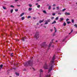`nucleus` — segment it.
I'll return each instance as SVG.
<instances>
[{"mask_svg": "<svg viewBox=\"0 0 77 77\" xmlns=\"http://www.w3.org/2000/svg\"><path fill=\"white\" fill-rule=\"evenodd\" d=\"M40 5H39L37 6V7L38 8H40Z\"/></svg>", "mask_w": 77, "mask_h": 77, "instance_id": "obj_34", "label": "nucleus"}, {"mask_svg": "<svg viewBox=\"0 0 77 77\" xmlns=\"http://www.w3.org/2000/svg\"><path fill=\"white\" fill-rule=\"evenodd\" d=\"M60 20H61V21H63V18H60Z\"/></svg>", "mask_w": 77, "mask_h": 77, "instance_id": "obj_28", "label": "nucleus"}, {"mask_svg": "<svg viewBox=\"0 0 77 77\" xmlns=\"http://www.w3.org/2000/svg\"><path fill=\"white\" fill-rule=\"evenodd\" d=\"M66 23H65V22H64L63 23V26H66Z\"/></svg>", "mask_w": 77, "mask_h": 77, "instance_id": "obj_23", "label": "nucleus"}, {"mask_svg": "<svg viewBox=\"0 0 77 77\" xmlns=\"http://www.w3.org/2000/svg\"><path fill=\"white\" fill-rule=\"evenodd\" d=\"M35 5H38V3H37Z\"/></svg>", "mask_w": 77, "mask_h": 77, "instance_id": "obj_48", "label": "nucleus"}, {"mask_svg": "<svg viewBox=\"0 0 77 77\" xmlns=\"http://www.w3.org/2000/svg\"><path fill=\"white\" fill-rule=\"evenodd\" d=\"M55 35H54V34L53 36H54Z\"/></svg>", "mask_w": 77, "mask_h": 77, "instance_id": "obj_59", "label": "nucleus"}, {"mask_svg": "<svg viewBox=\"0 0 77 77\" xmlns=\"http://www.w3.org/2000/svg\"><path fill=\"white\" fill-rule=\"evenodd\" d=\"M43 12L44 13V14H46V13H47V12H46V11H43Z\"/></svg>", "mask_w": 77, "mask_h": 77, "instance_id": "obj_16", "label": "nucleus"}, {"mask_svg": "<svg viewBox=\"0 0 77 77\" xmlns=\"http://www.w3.org/2000/svg\"><path fill=\"white\" fill-rule=\"evenodd\" d=\"M41 47H45L47 46V45H46V43L45 42H44L41 45Z\"/></svg>", "mask_w": 77, "mask_h": 77, "instance_id": "obj_4", "label": "nucleus"}, {"mask_svg": "<svg viewBox=\"0 0 77 77\" xmlns=\"http://www.w3.org/2000/svg\"><path fill=\"white\" fill-rule=\"evenodd\" d=\"M66 9H64L62 10V11H63V12H64V11H66Z\"/></svg>", "mask_w": 77, "mask_h": 77, "instance_id": "obj_29", "label": "nucleus"}, {"mask_svg": "<svg viewBox=\"0 0 77 77\" xmlns=\"http://www.w3.org/2000/svg\"><path fill=\"white\" fill-rule=\"evenodd\" d=\"M59 21H60V22H61V21H62V20L60 19V20H59Z\"/></svg>", "mask_w": 77, "mask_h": 77, "instance_id": "obj_49", "label": "nucleus"}, {"mask_svg": "<svg viewBox=\"0 0 77 77\" xmlns=\"http://www.w3.org/2000/svg\"><path fill=\"white\" fill-rule=\"evenodd\" d=\"M24 17H22V18H21V19L22 20H24Z\"/></svg>", "mask_w": 77, "mask_h": 77, "instance_id": "obj_22", "label": "nucleus"}, {"mask_svg": "<svg viewBox=\"0 0 77 77\" xmlns=\"http://www.w3.org/2000/svg\"><path fill=\"white\" fill-rule=\"evenodd\" d=\"M45 28H46V27H45Z\"/></svg>", "mask_w": 77, "mask_h": 77, "instance_id": "obj_60", "label": "nucleus"}, {"mask_svg": "<svg viewBox=\"0 0 77 77\" xmlns=\"http://www.w3.org/2000/svg\"><path fill=\"white\" fill-rule=\"evenodd\" d=\"M55 59V55H54L52 61H51L49 65V66H48L47 64V63H45V64L44 66H43L44 68L47 69H48V67H49V69L48 72L49 73L51 70H52V68L53 67V65H54V60Z\"/></svg>", "mask_w": 77, "mask_h": 77, "instance_id": "obj_1", "label": "nucleus"}, {"mask_svg": "<svg viewBox=\"0 0 77 77\" xmlns=\"http://www.w3.org/2000/svg\"><path fill=\"white\" fill-rule=\"evenodd\" d=\"M58 19H59V17H57L55 19L56 20H58Z\"/></svg>", "mask_w": 77, "mask_h": 77, "instance_id": "obj_27", "label": "nucleus"}, {"mask_svg": "<svg viewBox=\"0 0 77 77\" xmlns=\"http://www.w3.org/2000/svg\"><path fill=\"white\" fill-rule=\"evenodd\" d=\"M54 29L55 30V32L56 33V32H57V29H56V28H55V27H54Z\"/></svg>", "mask_w": 77, "mask_h": 77, "instance_id": "obj_20", "label": "nucleus"}, {"mask_svg": "<svg viewBox=\"0 0 77 77\" xmlns=\"http://www.w3.org/2000/svg\"><path fill=\"white\" fill-rule=\"evenodd\" d=\"M3 65L2 64L0 65V71H1V69L3 68Z\"/></svg>", "mask_w": 77, "mask_h": 77, "instance_id": "obj_9", "label": "nucleus"}, {"mask_svg": "<svg viewBox=\"0 0 77 77\" xmlns=\"http://www.w3.org/2000/svg\"><path fill=\"white\" fill-rule=\"evenodd\" d=\"M52 43H53V41H52V42H51L50 44H49V46H48V49H49V48H50V47H51V44H52Z\"/></svg>", "mask_w": 77, "mask_h": 77, "instance_id": "obj_6", "label": "nucleus"}, {"mask_svg": "<svg viewBox=\"0 0 77 77\" xmlns=\"http://www.w3.org/2000/svg\"><path fill=\"white\" fill-rule=\"evenodd\" d=\"M48 24V22L46 21L45 22V23L44 24L45 25V24Z\"/></svg>", "mask_w": 77, "mask_h": 77, "instance_id": "obj_12", "label": "nucleus"}, {"mask_svg": "<svg viewBox=\"0 0 77 77\" xmlns=\"http://www.w3.org/2000/svg\"><path fill=\"white\" fill-rule=\"evenodd\" d=\"M51 32H52V31H53V30L52 29H51Z\"/></svg>", "mask_w": 77, "mask_h": 77, "instance_id": "obj_55", "label": "nucleus"}, {"mask_svg": "<svg viewBox=\"0 0 77 77\" xmlns=\"http://www.w3.org/2000/svg\"><path fill=\"white\" fill-rule=\"evenodd\" d=\"M56 9L57 10H59V7H56Z\"/></svg>", "mask_w": 77, "mask_h": 77, "instance_id": "obj_21", "label": "nucleus"}, {"mask_svg": "<svg viewBox=\"0 0 77 77\" xmlns=\"http://www.w3.org/2000/svg\"><path fill=\"white\" fill-rule=\"evenodd\" d=\"M17 6H18V7H20V6H21V5H17Z\"/></svg>", "mask_w": 77, "mask_h": 77, "instance_id": "obj_44", "label": "nucleus"}, {"mask_svg": "<svg viewBox=\"0 0 77 77\" xmlns=\"http://www.w3.org/2000/svg\"><path fill=\"white\" fill-rule=\"evenodd\" d=\"M3 9H6V8L5 7H3Z\"/></svg>", "mask_w": 77, "mask_h": 77, "instance_id": "obj_35", "label": "nucleus"}, {"mask_svg": "<svg viewBox=\"0 0 77 77\" xmlns=\"http://www.w3.org/2000/svg\"><path fill=\"white\" fill-rule=\"evenodd\" d=\"M74 26H75V27H77V24H75L74 25Z\"/></svg>", "mask_w": 77, "mask_h": 77, "instance_id": "obj_33", "label": "nucleus"}, {"mask_svg": "<svg viewBox=\"0 0 77 77\" xmlns=\"http://www.w3.org/2000/svg\"><path fill=\"white\" fill-rule=\"evenodd\" d=\"M18 11V9L15 10V11H16V12H17V11Z\"/></svg>", "mask_w": 77, "mask_h": 77, "instance_id": "obj_40", "label": "nucleus"}, {"mask_svg": "<svg viewBox=\"0 0 77 77\" xmlns=\"http://www.w3.org/2000/svg\"><path fill=\"white\" fill-rule=\"evenodd\" d=\"M42 22H43V20H40L39 21L40 23H42Z\"/></svg>", "mask_w": 77, "mask_h": 77, "instance_id": "obj_32", "label": "nucleus"}, {"mask_svg": "<svg viewBox=\"0 0 77 77\" xmlns=\"http://www.w3.org/2000/svg\"><path fill=\"white\" fill-rule=\"evenodd\" d=\"M55 23H56V21L54 20V22H53L52 24H55Z\"/></svg>", "mask_w": 77, "mask_h": 77, "instance_id": "obj_14", "label": "nucleus"}, {"mask_svg": "<svg viewBox=\"0 0 77 77\" xmlns=\"http://www.w3.org/2000/svg\"><path fill=\"white\" fill-rule=\"evenodd\" d=\"M16 75H18V76H19V73H17V72H16L15 73Z\"/></svg>", "mask_w": 77, "mask_h": 77, "instance_id": "obj_17", "label": "nucleus"}, {"mask_svg": "<svg viewBox=\"0 0 77 77\" xmlns=\"http://www.w3.org/2000/svg\"><path fill=\"white\" fill-rule=\"evenodd\" d=\"M13 9H12L11 11V13H12V12H13Z\"/></svg>", "mask_w": 77, "mask_h": 77, "instance_id": "obj_30", "label": "nucleus"}, {"mask_svg": "<svg viewBox=\"0 0 77 77\" xmlns=\"http://www.w3.org/2000/svg\"><path fill=\"white\" fill-rule=\"evenodd\" d=\"M57 42V41H56V42Z\"/></svg>", "mask_w": 77, "mask_h": 77, "instance_id": "obj_56", "label": "nucleus"}, {"mask_svg": "<svg viewBox=\"0 0 77 77\" xmlns=\"http://www.w3.org/2000/svg\"><path fill=\"white\" fill-rule=\"evenodd\" d=\"M33 19H35V18L34 17H33Z\"/></svg>", "mask_w": 77, "mask_h": 77, "instance_id": "obj_53", "label": "nucleus"}, {"mask_svg": "<svg viewBox=\"0 0 77 77\" xmlns=\"http://www.w3.org/2000/svg\"><path fill=\"white\" fill-rule=\"evenodd\" d=\"M11 8H14V6L13 5H11Z\"/></svg>", "mask_w": 77, "mask_h": 77, "instance_id": "obj_39", "label": "nucleus"}, {"mask_svg": "<svg viewBox=\"0 0 77 77\" xmlns=\"http://www.w3.org/2000/svg\"><path fill=\"white\" fill-rule=\"evenodd\" d=\"M18 0H15V2H17Z\"/></svg>", "mask_w": 77, "mask_h": 77, "instance_id": "obj_50", "label": "nucleus"}, {"mask_svg": "<svg viewBox=\"0 0 77 77\" xmlns=\"http://www.w3.org/2000/svg\"><path fill=\"white\" fill-rule=\"evenodd\" d=\"M72 32H73V30H71L69 34V35H70V34H71V33H72Z\"/></svg>", "mask_w": 77, "mask_h": 77, "instance_id": "obj_26", "label": "nucleus"}, {"mask_svg": "<svg viewBox=\"0 0 77 77\" xmlns=\"http://www.w3.org/2000/svg\"><path fill=\"white\" fill-rule=\"evenodd\" d=\"M50 76H51V75L50 74H49V75H46L45 77H50Z\"/></svg>", "mask_w": 77, "mask_h": 77, "instance_id": "obj_13", "label": "nucleus"}, {"mask_svg": "<svg viewBox=\"0 0 77 77\" xmlns=\"http://www.w3.org/2000/svg\"><path fill=\"white\" fill-rule=\"evenodd\" d=\"M31 18V16H28V17H27V18Z\"/></svg>", "mask_w": 77, "mask_h": 77, "instance_id": "obj_37", "label": "nucleus"}, {"mask_svg": "<svg viewBox=\"0 0 77 77\" xmlns=\"http://www.w3.org/2000/svg\"><path fill=\"white\" fill-rule=\"evenodd\" d=\"M53 6H54V7L56 6V5H55V4H54V5H53Z\"/></svg>", "mask_w": 77, "mask_h": 77, "instance_id": "obj_43", "label": "nucleus"}, {"mask_svg": "<svg viewBox=\"0 0 77 77\" xmlns=\"http://www.w3.org/2000/svg\"><path fill=\"white\" fill-rule=\"evenodd\" d=\"M1 35H2V36H3V34H1Z\"/></svg>", "mask_w": 77, "mask_h": 77, "instance_id": "obj_51", "label": "nucleus"}, {"mask_svg": "<svg viewBox=\"0 0 77 77\" xmlns=\"http://www.w3.org/2000/svg\"><path fill=\"white\" fill-rule=\"evenodd\" d=\"M31 60H29L27 62H26L24 63L25 66H32L33 65V59H31Z\"/></svg>", "mask_w": 77, "mask_h": 77, "instance_id": "obj_2", "label": "nucleus"}, {"mask_svg": "<svg viewBox=\"0 0 77 77\" xmlns=\"http://www.w3.org/2000/svg\"><path fill=\"white\" fill-rule=\"evenodd\" d=\"M47 21L48 23V22H50L51 21V20H50V19H49L48 20H47Z\"/></svg>", "mask_w": 77, "mask_h": 77, "instance_id": "obj_15", "label": "nucleus"}, {"mask_svg": "<svg viewBox=\"0 0 77 77\" xmlns=\"http://www.w3.org/2000/svg\"><path fill=\"white\" fill-rule=\"evenodd\" d=\"M67 24H69V23H71V22L67 21Z\"/></svg>", "mask_w": 77, "mask_h": 77, "instance_id": "obj_25", "label": "nucleus"}, {"mask_svg": "<svg viewBox=\"0 0 77 77\" xmlns=\"http://www.w3.org/2000/svg\"><path fill=\"white\" fill-rule=\"evenodd\" d=\"M24 13H22V14L20 15V17H22L23 15H24Z\"/></svg>", "mask_w": 77, "mask_h": 77, "instance_id": "obj_19", "label": "nucleus"}, {"mask_svg": "<svg viewBox=\"0 0 77 77\" xmlns=\"http://www.w3.org/2000/svg\"><path fill=\"white\" fill-rule=\"evenodd\" d=\"M65 14L66 15H70V13H68L66 12L65 13Z\"/></svg>", "mask_w": 77, "mask_h": 77, "instance_id": "obj_7", "label": "nucleus"}, {"mask_svg": "<svg viewBox=\"0 0 77 77\" xmlns=\"http://www.w3.org/2000/svg\"><path fill=\"white\" fill-rule=\"evenodd\" d=\"M51 18V20H53L54 18V17H52Z\"/></svg>", "mask_w": 77, "mask_h": 77, "instance_id": "obj_36", "label": "nucleus"}, {"mask_svg": "<svg viewBox=\"0 0 77 77\" xmlns=\"http://www.w3.org/2000/svg\"><path fill=\"white\" fill-rule=\"evenodd\" d=\"M32 8H29L28 9V10H29V11H32Z\"/></svg>", "mask_w": 77, "mask_h": 77, "instance_id": "obj_11", "label": "nucleus"}, {"mask_svg": "<svg viewBox=\"0 0 77 77\" xmlns=\"http://www.w3.org/2000/svg\"><path fill=\"white\" fill-rule=\"evenodd\" d=\"M35 38L37 39L38 38H39V32L38 31H37L36 33L34 36Z\"/></svg>", "mask_w": 77, "mask_h": 77, "instance_id": "obj_3", "label": "nucleus"}, {"mask_svg": "<svg viewBox=\"0 0 77 77\" xmlns=\"http://www.w3.org/2000/svg\"><path fill=\"white\" fill-rule=\"evenodd\" d=\"M38 24H39V23H37V25H38Z\"/></svg>", "mask_w": 77, "mask_h": 77, "instance_id": "obj_52", "label": "nucleus"}, {"mask_svg": "<svg viewBox=\"0 0 77 77\" xmlns=\"http://www.w3.org/2000/svg\"><path fill=\"white\" fill-rule=\"evenodd\" d=\"M56 15V14H55V13H53L52 14V15L54 16V15Z\"/></svg>", "mask_w": 77, "mask_h": 77, "instance_id": "obj_41", "label": "nucleus"}, {"mask_svg": "<svg viewBox=\"0 0 77 77\" xmlns=\"http://www.w3.org/2000/svg\"><path fill=\"white\" fill-rule=\"evenodd\" d=\"M66 39V38H65L64 39H63L62 41V42H64V41Z\"/></svg>", "mask_w": 77, "mask_h": 77, "instance_id": "obj_38", "label": "nucleus"}, {"mask_svg": "<svg viewBox=\"0 0 77 77\" xmlns=\"http://www.w3.org/2000/svg\"><path fill=\"white\" fill-rule=\"evenodd\" d=\"M56 9V8H53V10H55V9Z\"/></svg>", "mask_w": 77, "mask_h": 77, "instance_id": "obj_45", "label": "nucleus"}, {"mask_svg": "<svg viewBox=\"0 0 77 77\" xmlns=\"http://www.w3.org/2000/svg\"><path fill=\"white\" fill-rule=\"evenodd\" d=\"M40 0H37L38 1H40Z\"/></svg>", "mask_w": 77, "mask_h": 77, "instance_id": "obj_54", "label": "nucleus"}, {"mask_svg": "<svg viewBox=\"0 0 77 77\" xmlns=\"http://www.w3.org/2000/svg\"><path fill=\"white\" fill-rule=\"evenodd\" d=\"M52 47H54V45H53L52 46Z\"/></svg>", "mask_w": 77, "mask_h": 77, "instance_id": "obj_57", "label": "nucleus"}, {"mask_svg": "<svg viewBox=\"0 0 77 77\" xmlns=\"http://www.w3.org/2000/svg\"><path fill=\"white\" fill-rule=\"evenodd\" d=\"M26 39V37H23L22 40L23 41H25V40Z\"/></svg>", "mask_w": 77, "mask_h": 77, "instance_id": "obj_8", "label": "nucleus"}, {"mask_svg": "<svg viewBox=\"0 0 77 77\" xmlns=\"http://www.w3.org/2000/svg\"><path fill=\"white\" fill-rule=\"evenodd\" d=\"M11 57H13L14 56V54L13 53H12L11 54Z\"/></svg>", "mask_w": 77, "mask_h": 77, "instance_id": "obj_18", "label": "nucleus"}, {"mask_svg": "<svg viewBox=\"0 0 77 77\" xmlns=\"http://www.w3.org/2000/svg\"><path fill=\"white\" fill-rule=\"evenodd\" d=\"M32 69L34 70V71H35V69H34V68H32Z\"/></svg>", "mask_w": 77, "mask_h": 77, "instance_id": "obj_47", "label": "nucleus"}, {"mask_svg": "<svg viewBox=\"0 0 77 77\" xmlns=\"http://www.w3.org/2000/svg\"><path fill=\"white\" fill-rule=\"evenodd\" d=\"M72 23H74V20H72Z\"/></svg>", "mask_w": 77, "mask_h": 77, "instance_id": "obj_24", "label": "nucleus"}, {"mask_svg": "<svg viewBox=\"0 0 77 77\" xmlns=\"http://www.w3.org/2000/svg\"><path fill=\"white\" fill-rule=\"evenodd\" d=\"M39 72L40 73V77H41V72H43V70L42 69H40L39 70Z\"/></svg>", "mask_w": 77, "mask_h": 77, "instance_id": "obj_5", "label": "nucleus"}, {"mask_svg": "<svg viewBox=\"0 0 77 77\" xmlns=\"http://www.w3.org/2000/svg\"><path fill=\"white\" fill-rule=\"evenodd\" d=\"M29 7H32V5L31 4H29Z\"/></svg>", "mask_w": 77, "mask_h": 77, "instance_id": "obj_31", "label": "nucleus"}, {"mask_svg": "<svg viewBox=\"0 0 77 77\" xmlns=\"http://www.w3.org/2000/svg\"><path fill=\"white\" fill-rule=\"evenodd\" d=\"M51 8V6L49 5L48 8V9H49V10H50Z\"/></svg>", "mask_w": 77, "mask_h": 77, "instance_id": "obj_10", "label": "nucleus"}, {"mask_svg": "<svg viewBox=\"0 0 77 77\" xmlns=\"http://www.w3.org/2000/svg\"><path fill=\"white\" fill-rule=\"evenodd\" d=\"M58 14H59L60 15H61V14H61L60 13H58Z\"/></svg>", "mask_w": 77, "mask_h": 77, "instance_id": "obj_46", "label": "nucleus"}, {"mask_svg": "<svg viewBox=\"0 0 77 77\" xmlns=\"http://www.w3.org/2000/svg\"><path fill=\"white\" fill-rule=\"evenodd\" d=\"M17 41H19V40H17Z\"/></svg>", "mask_w": 77, "mask_h": 77, "instance_id": "obj_58", "label": "nucleus"}, {"mask_svg": "<svg viewBox=\"0 0 77 77\" xmlns=\"http://www.w3.org/2000/svg\"><path fill=\"white\" fill-rule=\"evenodd\" d=\"M66 21H69V19H66Z\"/></svg>", "mask_w": 77, "mask_h": 77, "instance_id": "obj_42", "label": "nucleus"}]
</instances>
